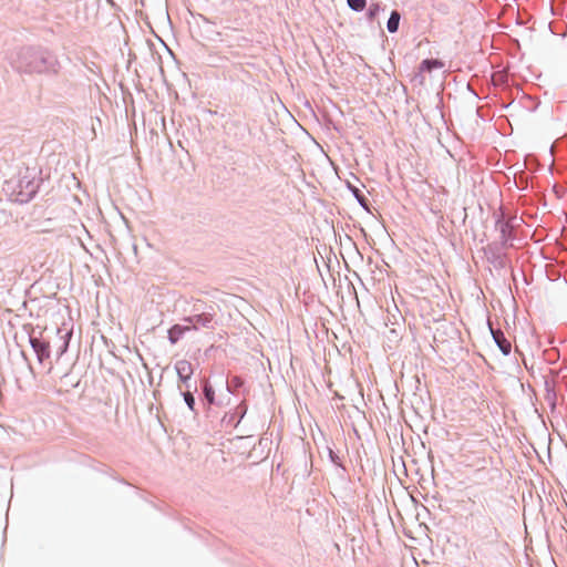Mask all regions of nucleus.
Returning <instances> with one entry per match:
<instances>
[{
  "instance_id": "1",
  "label": "nucleus",
  "mask_w": 567,
  "mask_h": 567,
  "mask_svg": "<svg viewBox=\"0 0 567 567\" xmlns=\"http://www.w3.org/2000/svg\"><path fill=\"white\" fill-rule=\"evenodd\" d=\"M30 343L40 362L50 358V343L48 341L31 337Z\"/></svg>"
},
{
  "instance_id": "2",
  "label": "nucleus",
  "mask_w": 567,
  "mask_h": 567,
  "mask_svg": "<svg viewBox=\"0 0 567 567\" xmlns=\"http://www.w3.org/2000/svg\"><path fill=\"white\" fill-rule=\"evenodd\" d=\"M175 369L179 380L183 383H187V381L190 380L194 372L192 363L187 360L177 361L175 364Z\"/></svg>"
},
{
  "instance_id": "3",
  "label": "nucleus",
  "mask_w": 567,
  "mask_h": 567,
  "mask_svg": "<svg viewBox=\"0 0 567 567\" xmlns=\"http://www.w3.org/2000/svg\"><path fill=\"white\" fill-rule=\"evenodd\" d=\"M493 337L497 346L499 347L501 351L504 354H508L511 352L512 344L511 342L505 338L504 333L499 330H492Z\"/></svg>"
},
{
  "instance_id": "4",
  "label": "nucleus",
  "mask_w": 567,
  "mask_h": 567,
  "mask_svg": "<svg viewBox=\"0 0 567 567\" xmlns=\"http://www.w3.org/2000/svg\"><path fill=\"white\" fill-rule=\"evenodd\" d=\"M186 321L192 323L195 329L198 328L199 326L207 327L213 321V315L212 313H200V315H196L192 318H187Z\"/></svg>"
},
{
  "instance_id": "5",
  "label": "nucleus",
  "mask_w": 567,
  "mask_h": 567,
  "mask_svg": "<svg viewBox=\"0 0 567 567\" xmlns=\"http://www.w3.org/2000/svg\"><path fill=\"white\" fill-rule=\"evenodd\" d=\"M444 66L443 62L440 60L426 59L420 65L421 72H431L434 69H442Z\"/></svg>"
},
{
  "instance_id": "6",
  "label": "nucleus",
  "mask_w": 567,
  "mask_h": 567,
  "mask_svg": "<svg viewBox=\"0 0 567 567\" xmlns=\"http://www.w3.org/2000/svg\"><path fill=\"white\" fill-rule=\"evenodd\" d=\"M400 13L398 11H392L389 20H388V30L393 33V32H396L398 29H399V23H400Z\"/></svg>"
},
{
  "instance_id": "7",
  "label": "nucleus",
  "mask_w": 567,
  "mask_h": 567,
  "mask_svg": "<svg viewBox=\"0 0 567 567\" xmlns=\"http://www.w3.org/2000/svg\"><path fill=\"white\" fill-rule=\"evenodd\" d=\"M188 328H183L178 324L172 327L168 331V338L171 340L172 343H175L177 342V340L181 338V336L184 333L185 330H187Z\"/></svg>"
},
{
  "instance_id": "8",
  "label": "nucleus",
  "mask_w": 567,
  "mask_h": 567,
  "mask_svg": "<svg viewBox=\"0 0 567 567\" xmlns=\"http://www.w3.org/2000/svg\"><path fill=\"white\" fill-rule=\"evenodd\" d=\"M204 394L208 403L213 404L215 401V392L207 381L204 384Z\"/></svg>"
},
{
  "instance_id": "9",
  "label": "nucleus",
  "mask_w": 567,
  "mask_h": 567,
  "mask_svg": "<svg viewBox=\"0 0 567 567\" xmlns=\"http://www.w3.org/2000/svg\"><path fill=\"white\" fill-rule=\"evenodd\" d=\"M347 1H348L349 7L355 11L363 10L365 7V3H367L365 0H347Z\"/></svg>"
},
{
  "instance_id": "10",
  "label": "nucleus",
  "mask_w": 567,
  "mask_h": 567,
  "mask_svg": "<svg viewBox=\"0 0 567 567\" xmlns=\"http://www.w3.org/2000/svg\"><path fill=\"white\" fill-rule=\"evenodd\" d=\"M184 400H185L186 404L188 405V408H189L190 410H194L195 399H194V396H193L192 392L186 391V392L184 393Z\"/></svg>"
},
{
  "instance_id": "11",
  "label": "nucleus",
  "mask_w": 567,
  "mask_h": 567,
  "mask_svg": "<svg viewBox=\"0 0 567 567\" xmlns=\"http://www.w3.org/2000/svg\"><path fill=\"white\" fill-rule=\"evenodd\" d=\"M354 195H355V197L359 199V202H360L361 204H363L364 197H363V196H360V194H359V190H358V189H355V190H354Z\"/></svg>"
},
{
  "instance_id": "12",
  "label": "nucleus",
  "mask_w": 567,
  "mask_h": 567,
  "mask_svg": "<svg viewBox=\"0 0 567 567\" xmlns=\"http://www.w3.org/2000/svg\"><path fill=\"white\" fill-rule=\"evenodd\" d=\"M379 6H375L373 9H370V17H374V14L378 12Z\"/></svg>"
},
{
  "instance_id": "13",
  "label": "nucleus",
  "mask_w": 567,
  "mask_h": 567,
  "mask_svg": "<svg viewBox=\"0 0 567 567\" xmlns=\"http://www.w3.org/2000/svg\"><path fill=\"white\" fill-rule=\"evenodd\" d=\"M233 382H234L236 385H238V384H239V380H238V378H234V379H233Z\"/></svg>"
}]
</instances>
